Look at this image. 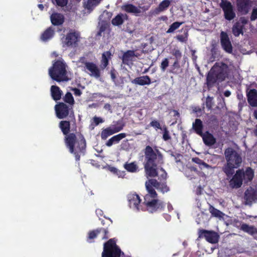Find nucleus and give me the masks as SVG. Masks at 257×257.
Instances as JSON below:
<instances>
[{
  "label": "nucleus",
  "instance_id": "obj_1",
  "mask_svg": "<svg viewBox=\"0 0 257 257\" xmlns=\"http://www.w3.org/2000/svg\"><path fill=\"white\" fill-rule=\"evenodd\" d=\"M144 167L146 176L155 178L158 176V165L164 164L163 156L158 149L154 150L150 146H147L144 150Z\"/></svg>",
  "mask_w": 257,
  "mask_h": 257
},
{
  "label": "nucleus",
  "instance_id": "obj_2",
  "mask_svg": "<svg viewBox=\"0 0 257 257\" xmlns=\"http://www.w3.org/2000/svg\"><path fill=\"white\" fill-rule=\"evenodd\" d=\"M64 141L69 153L72 154L75 160L79 162L81 156L85 154L86 141L84 136L80 133H71L65 136Z\"/></svg>",
  "mask_w": 257,
  "mask_h": 257
},
{
  "label": "nucleus",
  "instance_id": "obj_3",
  "mask_svg": "<svg viewBox=\"0 0 257 257\" xmlns=\"http://www.w3.org/2000/svg\"><path fill=\"white\" fill-rule=\"evenodd\" d=\"M158 184V181L155 179H149L145 183L148 194L144 197V204L147 210L152 213L163 210L165 206L163 202L157 199L158 194L153 187L157 189Z\"/></svg>",
  "mask_w": 257,
  "mask_h": 257
},
{
  "label": "nucleus",
  "instance_id": "obj_4",
  "mask_svg": "<svg viewBox=\"0 0 257 257\" xmlns=\"http://www.w3.org/2000/svg\"><path fill=\"white\" fill-rule=\"evenodd\" d=\"M228 66L224 62H216L206 77V85L208 88L214 86L217 81H224L228 75Z\"/></svg>",
  "mask_w": 257,
  "mask_h": 257
},
{
  "label": "nucleus",
  "instance_id": "obj_5",
  "mask_svg": "<svg viewBox=\"0 0 257 257\" xmlns=\"http://www.w3.org/2000/svg\"><path fill=\"white\" fill-rule=\"evenodd\" d=\"M67 65L63 60H57L49 69V75L50 77L57 82L67 81Z\"/></svg>",
  "mask_w": 257,
  "mask_h": 257
},
{
  "label": "nucleus",
  "instance_id": "obj_6",
  "mask_svg": "<svg viewBox=\"0 0 257 257\" xmlns=\"http://www.w3.org/2000/svg\"><path fill=\"white\" fill-rule=\"evenodd\" d=\"M121 251L113 238L109 239L103 244L101 257H120Z\"/></svg>",
  "mask_w": 257,
  "mask_h": 257
},
{
  "label": "nucleus",
  "instance_id": "obj_7",
  "mask_svg": "<svg viewBox=\"0 0 257 257\" xmlns=\"http://www.w3.org/2000/svg\"><path fill=\"white\" fill-rule=\"evenodd\" d=\"M80 36L78 32L70 30L66 35L61 38L62 47L64 48H75L78 46Z\"/></svg>",
  "mask_w": 257,
  "mask_h": 257
},
{
  "label": "nucleus",
  "instance_id": "obj_8",
  "mask_svg": "<svg viewBox=\"0 0 257 257\" xmlns=\"http://www.w3.org/2000/svg\"><path fill=\"white\" fill-rule=\"evenodd\" d=\"M55 109L57 117L59 119H63L68 116L71 118V121L76 125V119L72 107H69L64 102H60L55 105Z\"/></svg>",
  "mask_w": 257,
  "mask_h": 257
},
{
  "label": "nucleus",
  "instance_id": "obj_9",
  "mask_svg": "<svg viewBox=\"0 0 257 257\" xmlns=\"http://www.w3.org/2000/svg\"><path fill=\"white\" fill-rule=\"evenodd\" d=\"M224 155L227 162L230 165L239 167L242 163L240 155L231 148H228L224 151Z\"/></svg>",
  "mask_w": 257,
  "mask_h": 257
},
{
  "label": "nucleus",
  "instance_id": "obj_10",
  "mask_svg": "<svg viewBox=\"0 0 257 257\" xmlns=\"http://www.w3.org/2000/svg\"><path fill=\"white\" fill-rule=\"evenodd\" d=\"M124 126V125L122 121H118L116 124H112L109 127L102 129L100 134L101 139L105 140L109 136L120 132L123 129Z\"/></svg>",
  "mask_w": 257,
  "mask_h": 257
},
{
  "label": "nucleus",
  "instance_id": "obj_11",
  "mask_svg": "<svg viewBox=\"0 0 257 257\" xmlns=\"http://www.w3.org/2000/svg\"><path fill=\"white\" fill-rule=\"evenodd\" d=\"M102 233L101 239H107L109 237V232L107 228H98L96 229L90 230L88 233L87 237V241L89 243L94 242V239L98 236L99 234Z\"/></svg>",
  "mask_w": 257,
  "mask_h": 257
},
{
  "label": "nucleus",
  "instance_id": "obj_12",
  "mask_svg": "<svg viewBox=\"0 0 257 257\" xmlns=\"http://www.w3.org/2000/svg\"><path fill=\"white\" fill-rule=\"evenodd\" d=\"M220 7L224 13L225 20L230 21L235 18L236 14L233 7L230 2H223L220 4Z\"/></svg>",
  "mask_w": 257,
  "mask_h": 257
},
{
  "label": "nucleus",
  "instance_id": "obj_13",
  "mask_svg": "<svg viewBox=\"0 0 257 257\" xmlns=\"http://www.w3.org/2000/svg\"><path fill=\"white\" fill-rule=\"evenodd\" d=\"M50 19L52 24L51 26L53 27H57L56 31L60 32L62 29L60 28V27H62L65 22L64 16L61 13L54 12L50 15Z\"/></svg>",
  "mask_w": 257,
  "mask_h": 257
},
{
  "label": "nucleus",
  "instance_id": "obj_14",
  "mask_svg": "<svg viewBox=\"0 0 257 257\" xmlns=\"http://www.w3.org/2000/svg\"><path fill=\"white\" fill-rule=\"evenodd\" d=\"M198 235L199 238H205L208 242L211 243H217L219 237V235L215 232L203 229L199 230Z\"/></svg>",
  "mask_w": 257,
  "mask_h": 257
},
{
  "label": "nucleus",
  "instance_id": "obj_15",
  "mask_svg": "<svg viewBox=\"0 0 257 257\" xmlns=\"http://www.w3.org/2000/svg\"><path fill=\"white\" fill-rule=\"evenodd\" d=\"M220 44L222 49L228 53L232 52V46L226 32L222 31L220 33Z\"/></svg>",
  "mask_w": 257,
  "mask_h": 257
},
{
  "label": "nucleus",
  "instance_id": "obj_16",
  "mask_svg": "<svg viewBox=\"0 0 257 257\" xmlns=\"http://www.w3.org/2000/svg\"><path fill=\"white\" fill-rule=\"evenodd\" d=\"M245 204L251 205L257 200V190L251 187H248L244 192Z\"/></svg>",
  "mask_w": 257,
  "mask_h": 257
},
{
  "label": "nucleus",
  "instance_id": "obj_17",
  "mask_svg": "<svg viewBox=\"0 0 257 257\" xmlns=\"http://www.w3.org/2000/svg\"><path fill=\"white\" fill-rule=\"evenodd\" d=\"M241 175H242L241 170L239 169L236 171L229 182V185L231 188L237 189L241 186L243 180Z\"/></svg>",
  "mask_w": 257,
  "mask_h": 257
},
{
  "label": "nucleus",
  "instance_id": "obj_18",
  "mask_svg": "<svg viewBox=\"0 0 257 257\" xmlns=\"http://www.w3.org/2000/svg\"><path fill=\"white\" fill-rule=\"evenodd\" d=\"M127 199L129 202V205L131 208H133L138 211L141 209L140 205L141 199L138 194L136 193L130 194L127 196Z\"/></svg>",
  "mask_w": 257,
  "mask_h": 257
},
{
  "label": "nucleus",
  "instance_id": "obj_19",
  "mask_svg": "<svg viewBox=\"0 0 257 257\" xmlns=\"http://www.w3.org/2000/svg\"><path fill=\"white\" fill-rule=\"evenodd\" d=\"M85 68L90 72V76L98 78L100 77V70L95 63L90 62L84 63Z\"/></svg>",
  "mask_w": 257,
  "mask_h": 257
},
{
  "label": "nucleus",
  "instance_id": "obj_20",
  "mask_svg": "<svg viewBox=\"0 0 257 257\" xmlns=\"http://www.w3.org/2000/svg\"><path fill=\"white\" fill-rule=\"evenodd\" d=\"M243 232L247 233L257 240V228L253 225H249L245 223H242L240 225L239 228Z\"/></svg>",
  "mask_w": 257,
  "mask_h": 257
},
{
  "label": "nucleus",
  "instance_id": "obj_21",
  "mask_svg": "<svg viewBox=\"0 0 257 257\" xmlns=\"http://www.w3.org/2000/svg\"><path fill=\"white\" fill-rule=\"evenodd\" d=\"M246 97L249 104L252 107H257V90L251 89L246 91Z\"/></svg>",
  "mask_w": 257,
  "mask_h": 257
},
{
  "label": "nucleus",
  "instance_id": "obj_22",
  "mask_svg": "<svg viewBox=\"0 0 257 257\" xmlns=\"http://www.w3.org/2000/svg\"><path fill=\"white\" fill-rule=\"evenodd\" d=\"M55 28L50 26L47 28L41 34L40 38L43 42H47L52 39L55 35Z\"/></svg>",
  "mask_w": 257,
  "mask_h": 257
},
{
  "label": "nucleus",
  "instance_id": "obj_23",
  "mask_svg": "<svg viewBox=\"0 0 257 257\" xmlns=\"http://www.w3.org/2000/svg\"><path fill=\"white\" fill-rule=\"evenodd\" d=\"M200 136L202 138L203 143L207 146L211 147L216 142V140L213 135L208 131L203 133Z\"/></svg>",
  "mask_w": 257,
  "mask_h": 257
},
{
  "label": "nucleus",
  "instance_id": "obj_24",
  "mask_svg": "<svg viewBox=\"0 0 257 257\" xmlns=\"http://www.w3.org/2000/svg\"><path fill=\"white\" fill-rule=\"evenodd\" d=\"M121 9L127 13L133 14L136 16H139L141 13L140 9L133 4H124L122 6Z\"/></svg>",
  "mask_w": 257,
  "mask_h": 257
},
{
  "label": "nucleus",
  "instance_id": "obj_25",
  "mask_svg": "<svg viewBox=\"0 0 257 257\" xmlns=\"http://www.w3.org/2000/svg\"><path fill=\"white\" fill-rule=\"evenodd\" d=\"M132 82L141 86L149 85L152 83L150 77L148 75L136 77L132 81Z\"/></svg>",
  "mask_w": 257,
  "mask_h": 257
},
{
  "label": "nucleus",
  "instance_id": "obj_26",
  "mask_svg": "<svg viewBox=\"0 0 257 257\" xmlns=\"http://www.w3.org/2000/svg\"><path fill=\"white\" fill-rule=\"evenodd\" d=\"M138 56V55L135 54V51L127 50L124 52L122 55V63L125 65H128L132 61L133 58Z\"/></svg>",
  "mask_w": 257,
  "mask_h": 257
},
{
  "label": "nucleus",
  "instance_id": "obj_27",
  "mask_svg": "<svg viewBox=\"0 0 257 257\" xmlns=\"http://www.w3.org/2000/svg\"><path fill=\"white\" fill-rule=\"evenodd\" d=\"M126 136V134L125 133H120L119 134H117L115 136H113L110 139H109L106 142V146L110 147L111 146H112L114 144H117L118 143L120 140L125 138Z\"/></svg>",
  "mask_w": 257,
  "mask_h": 257
},
{
  "label": "nucleus",
  "instance_id": "obj_28",
  "mask_svg": "<svg viewBox=\"0 0 257 257\" xmlns=\"http://www.w3.org/2000/svg\"><path fill=\"white\" fill-rule=\"evenodd\" d=\"M241 170V176L243 180H244L245 183H248L250 182L254 177V171L250 167H247L245 171H244L242 169Z\"/></svg>",
  "mask_w": 257,
  "mask_h": 257
},
{
  "label": "nucleus",
  "instance_id": "obj_29",
  "mask_svg": "<svg viewBox=\"0 0 257 257\" xmlns=\"http://www.w3.org/2000/svg\"><path fill=\"white\" fill-rule=\"evenodd\" d=\"M59 127L65 136H67L71 133L70 121L61 120L59 123Z\"/></svg>",
  "mask_w": 257,
  "mask_h": 257
},
{
  "label": "nucleus",
  "instance_id": "obj_30",
  "mask_svg": "<svg viewBox=\"0 0 257 257\" xmlns=\"http://www.w3.org/2000/svg\"><path fill=\"white\" fill-rule=\"evenodd\" d=\"M51 94L52 98L54 100L57 101L61 99L62 91L58 86L52 85L51 87Z\"/></svg>",
  "mask_w": 257,
  "mask_h": 257
},
{
  "label": "nucleus",
  "instance_id": "obj_31",
  "mask_svg": "<svg viewBox=\"0 0 257 257\" xmlns=\"http://www.w3.org/2000/svg\"><path fill=\"white\" fill-rule=\"evenodd\" d=\"M192 127L194 132L198 135L201 136L203 133V125L200 119L196 118L193 123Z\"/></svg>",
  "mask_w": 257,
  "mask_h": 257
},
{
  "label": "nucleus",
  "instance_id": "obj_32",
  "mask_svg": "<svg viewBox=\"0 0 257 257\" xmlns=\"http://www.w3.org/2000/svg\"><path fill=\"white\" fill-rule=\"evenodd\" d=\"M127 19L126 14H119L111 20V24L113 26H118L122 25L124 20Z\"/></svg>",
  "mask_w": 257,
  "mask_h": 257
},
{
  "label": "nucleus",
  "instance_id": "obj_33",
  "mask_svg": "<svg viewBox=\"0 0 257 257\" xmlns=\"http://www.w3.org/2000/svg\"><path fill=\"white\" fill-rule=\"evenodd\" d=\"M249 0H237V6L238 9L241 12H248L249 6Z\"/></svg>",
  "mask_w": 257,
  "mask_h": 257
},
{
  "label": "nucleus",
  "instance_id": "obj_34",
  "mask_svg": "<svg viewBox=\"0 0 257 257\" xmlns=\"http://www.w3.org/2000/svg\"><path fill=\"white\" fill-rule=\"evenodd\" d=\"M111 53L109 51L104 52L102 54L100 67L102 69H105L108 65L109 59L110 58Z\"/></svg>",
  "mask_w": 257,
  "mask_h": 257
},
{
  "label": "nucleus",
  "instance_id": "obj_35",
  "mask_svg": "<svg viewBox=\"0 0 257 257\" xmlns=\"http://www.w3.org/2000/svg\"><path fill=\"white\" fill-rule=\"evenodd\" d=\"M244 28L238 23L236 22L233 25L232 28V32L235 37H238L240 34H243Z\"/></svg>",
  "mask_w": 257,
  "mask_h": 257
},
{
  "label": "nucleus",
  "instance_id": "obj_36",
  "mask_svg": "<svg viewBox=\"0 0 257 257\" xmlns=\"http://www.w3.org/2000/svg\"><path fill=\"white\" fill-rule=\"evenodd\" d=\"M208 210L209 211V212L211 213L212 216L218 218L219 219L223 218L224 214L222 211L215 208L212 205H209Z\"/></svg>",
  "mask_w": 257,
  "mask_h": 257
},
{
  "label": "nucleus",
  "instance_id": "obj_37",
  "mask_svg": "<svg viewBox=\"0 0 257 257\" xmlns=\"http://www.w3.org/2000/svg\"><path fill=\"white\" fill-rule=\"evenodd\" d=\"M237 168L238 167L230 165L229 163L227 162L226 165L223 169V171L228 177H230L234 173V169Z\"/></svg>",
  "mask_w": 257,
  "mask_h": 257
},
{
  "label": "nucleus",
  "instance_id": "obj_38",
  "mask_svg": "<svg viewBox=\"0 0 257 257\" xmlns=\"http://www.w3.org/2000/svg\"><path fill=\"white\" fill-rule=\"evenodd\" d=\"M170 3L171 1L170 0H163L156 9V12L160 13L166 10L169 7Z\"/></svg>",
  "mask_w": 257,
  "mask_h": 257
},
{
  "label": "nucleus",
  "instance_id": "obj_39",
  "mask_svg": "<svg viewBox=\"0 0 257 257\" xmlns=\"http://www.w3.org/2000/svg\"><path fill=\"white\" fill-rule=\"evenodd\" d=\"M124 168L129 172L134 173L137 171L138 167L135 162L131 163H126L123 165Z\"/></svg>",
  "mask_w": 257,
  "mask_h": 257
},
{
  "label": "nucleus",
  "instance_id": "obj_40",
  "mask_svg": "<svg viewBox=\"0 0 257 257\" xmlns=\"http://www.w3.org/2000/svg\"><path fill=\"white\" fill-rule=\"evenodd\" d=\"M158 185L157 187V189L162 193L164 194L170 191V188L167 185L166 182L160 183L158 182Z\"/></svg>",
  "mask_w": 257,
  "mask_h": 257
},
{
  "label": "nucleus",
  "instance_id": "obj_41",
  "mask_svg": "<svg viewBox=\"0 0 257 257\" xmlns=\"http://www.w3.org/2000/svg\"><path fill=\"white\" fill-rule=\"evenodd\" d=\"M179 60H176L174 62L173 64L171 66V69L170 70V73L178 74L179 72L177 71L178 69H180V66L179 64Z\"/></svg>",
  "mask_w": 257,
  "mask_h": 257
},
{
  "label": "nucleus",
  "instance_id": "obj_42",
  "mask_svg": "<svg viewBox=\"0 0 257 257\" xmlns=\"http://www.w3.org/2000/svg\"><path fill=\"white\" fill-rule=\"evenodd\" d=\"M184 23V22H175L173 23L172 24H171L168 29V30L167 31V33H171L174 32L176 30L178 29L179 27L182 25Z\"/></svg>",
  "mask_w": 257,
  "mask_h": 257
},
{
  "label": "nucleus",
  "instance_id": "obj_43",
  "mask_svg": "<svg viewBox=\"0 0 257 257\" xmlns=\"http://www.w3.org/2000/svg\"><path fill=\"white\" fill-rule=\"evenodd\" d=\"M63 99L66 103H67L71 105H73L74 104L75 101L74 98L72 94L69 92H68L66 93Z\"/></svg>",
  "mask_w": 257,
  "mask_h": 257
},
{
  "label": "nucleus",
  "instance_id": "obj_44",
  "mask_svg": "<svg viewBox=\"0 0 257 257\" xmlns=\"http://www.w3.org/2000/svg\"><path fill=\"white\" fill-rule=\"evenodd\" d=\"M188 33L187 30H184V34L183 35H178L176 38L180 42L186 43L188 40Z\"/></svg>",
  "mask_w": 257,
  "mask_h": 257
},
{
  "label": "nucleus",
  "instance_id": "obj_45",
  "mask_svg": "<svg viewBox=\"0 0 257 257\" xmlns=\"http://www.w3.org/2000/svg\"><path fill=\"white\" fill-rule=\"evenodd\" d=\"M112 16V14L111 12L105 11L100 16V19L102 21L107 22L109 21Z\"/></svg>",
  "mask_w": 257,
  "mask_h": 257
},
{
  "label": "nucleus",
  "instance_id": "obj_46",
  "mask_svg": "<svg viewBox=\"0 0 257 257\" xmlns=\"http://www.w3.org/2000/svg\"><path fill=\"white\" fill-rule=\"evenodd\" d=\"M52 2L56 6L63 8L67 6L68 0H52Z\"/></svg>",
  "mask_w": 257,
  "mask_h": 257
},
{
  "label": "nucleus",
  "instance_id": "obj_47",
  "mask_svg": "<svg viewBox=\"0 0 257 257\" xmlns=\"http://www.w3.org/2000/svg\"><path fill=\"white\" fill-rule=\"evenodd\" d=\"M162 130H163V134L162 137L163 139L165 141H167L171 140V137L170 135V133L169 131L168 130L167 127L166 126H164Z\"/></svg>",
  "mask_w": 257,
  "mask_h": 257
},
{
  "label": "nucleus",
  "instance_id": "obj_48",
  "mask_svg": "<svg viewBox=\"0 0 257 257\" xmlns=\"http://www.w3.org/2000/svg\"><path fill=\"white\" fill-rule=\"evenodd\" d=\"M107 26H108L106 22L102 21L99 27V31L97 32V35L98 36H101L102 33L104 32L106 30V29L107 28Z\"/></svg>",
  "mask_w": 257,
  "mask_h": 257
},
{
  "label": "nucleus",
  "instance_id": "obj_49",
  "mask_svg": "<svg viewBox=\"0 0 257 257\" xmlns=\"http://www.w3.org/2000/svg\"><path fill=\"white\" fill-rule=\"evenodd\" d=\"M213 97L208 96L206 99L205 104L208 110H211L213 105Z\"/></svg>",
  "mask_w": 257,
  "mask_h": 257
},
{
  "label": "nucleus",
  "instance_id": "obj_50",
  "mask_svg": "<svg viewBox=\"0 0 257 257\" xmlns=\"http://www.w3.org/2000/svg\"><path fill=\"white\" fill-rule=\"evenodd\" d=\"M169 62L168 58H166L163 60L160 65V68L162 71L164 72L166 70L169 66Z\"/></svg>",
  "mask_w": 257,
  "mask_h": 257
},
{
  "label": "nucleus",
  "instance_id": "obj_51",
  "mask_svg": "<svg viewBox=\"0 0 257 257\" xmlns=\"http://www.w3.org/2000/svg\"><path fill=\"white\" fill-rule=\"evenodd\" d=\"M103 121L104 120L101 117L95 116L93 117V122H91V125L96 126L99 123H102Z\"/></svg>",
  "mask_w": 257,
  "mask_h": 257
},
{
  "label": "nucleus",
  "instance_id": "obj_52",
  "mask_svg": "<svg viewBox=\"0 0 257 257\" xmlns=\"http://www.w3.org/2000/svg\"><path fill=\"white\" fill-rule=\"evenodd\" d=\"M256 19H257V8H253L250 17V20L254 21Z\"/></svg>",
  "mask_w": 257,
  "mask_h": 257
},
{
  "label": "nucleus",
  "instance_id": "obj_53",
  "mask_svg": "<svg viewBox=\"0 0 257 257\" xmlns=\"http://www.w3.org/2000/svg\"><path fill=\"white\" fill-rule=\"evenodd\" d=\"M150 125L156 129H160V130L162 129V128L161 127L160 122L156 120H154L150 122Z\"/></svg>",
  "mask_w": 257,
  "mask_h": 257
},
{
  "label": "nucleus",
  "instance_id": "obj_54",
  "mask_svg": "<svg viewBox=\"0 0 257 257\" xmlns=\"http://www.w3.org/2000/svg\"><path fill=\"white\" fill-rule=\"evenodd\" d=\"M172 54L176 57V60H179L182 57L181 52L178 49L174 50Z\"/></svg>",
  "mask_w": 257,
  "mask_h": 257
},
{
  "label": "nucleus",
  "instance_id": "obj_55",
  "mask_svg": "<svg viewBox=\"0 0 257 257\" xmlns=\"http://www.w3.org/2000/svg\"><path fill=\"white\" fill-rule=\"evenodd\" d=\"M243 28L247 24L248 21L245 17H240L237 21Z\"/></svg>",
  "mask_w": 257,
  "mask_h": 257
},
{
  "label": "nucleus",
  "instance_id": "obj_56",
  "mask_svg": "<svg viewBox=\"0 0 257 257\" xmlns=\"http://www.w3.org/2000/svg\"><path fill=\"white\" fill-rule=\"evenodd\" d=\"M211 53L212 54V57L215 58L216 57V55L217 54V48L215 44H212Z\"/></svg>",
  "mask_w": 257,
  "mask_h": 257
},
{
  "label": "nucleus",
  "instance_id": "obj_57",
  "mask_svg": "<svg viewBox=\"0 0 257 257\" xmlns=\"http://www.w3.org/2000/svg\"><path fill=\"white\" fill-rule=\"evenodd\" d=\"M109 170L110 172L114 174H117V175H118L119 177L121 176V173L124 174V172L121 173L120 171H119L117 169H116L115 167H110Z\"/></svg>",
  "mask_w": 257,
  "mask_h": 257
},
{
  "label": "nucleus",
  "instance_id": "obj_58",
  "mask_svg": "<svg viewBox=\"0 0 257 257\" xmlns=\"http://www.w3.org/2000/svg\"><path fill=\"white\" fill-rule=\"evenodd\" d=\"M192 161L193 162H194L199 165H203L205 164L202 160L198 157L193 158L192 159Z\"/></svg>",
  "mask_w": 257,
  "mask_h": 257
},
{
  "label": "nucleus",
  "instance_id": "obj_59",
  "mask_svg": "<svg viewBox=\"0 0 257 257\" xmlns=\"http://www.w3.org/2000/svg\"><path fill=\"white\" fill-rule=\"evenodd\" d=\"M71 90L73 92L74 94L76 96H80L82 94L81 91L77 88H72Z\"/></svg>",
  "mask_w": 257,
  "mask_h": 257
},
{
  "label": "nucleus",
  "instance_id": "obj_60",
  "mask_svg": "<svg viewBox=\"0 0 257 257\" xmlns=\"http://www.w3.org/2000/svg\"><path fill=\"white\" fill-rule=\"evenodd\" d=\"M160 171H161L162 172H163V173L161 175V176L160 177L163 179V180H166L167 178V172H166V171L162 167H161L160 168Z\"/></svg>",
  "mask_w": 257,
  "mask_h": 257
},
{
  "label": "nucleus",
  "instance_id": "obj_61",
  "mask_svg": "<svg viewBox=\"0 0 257 257\" xmlns=\"http://www.w3.org/2000/svg\"><path fill=\"white\" fill-rule=\"evenodd\" d=\"M237 97L239 100H241L243 104L246 103L245 99L244 98L243 99V96L242 94H238L237 95Z\"/></svg>",
  "mask_w": 257,
  "mask_h": 257
},
{
  "label": "nucleus",
  "instance_id": "obj_62",
  "mask_svg": "<svg viewBox=\"0 0 257 257\" xmlns=\"http://www.w3.org/2000/svg\"><path fill=\"white\" fill-rule=\"evenodd\" d=\"M110 76L112 80L114 81L116 79V74L114 70H111L110 71Z\"/></svg>",
  "mask_w": 257,
  "mask_h": 257
},
{
  "label": "nucleus",
  "instance_id": "obj_63",
  "mask_svg": "<svg viewBox=\"0 0 257 257\" xmlns=\"http://www.w3.org/2000/svg\"><path fill=\"white\" fill-rule=\"evenodd\" d=\"M172 156L175 157L176 162H178L180 161V160L177 159L178 158H179L181 156V155L180 154H177L176 155H174L173 154H172Z\"/></svg>",
  "mask_w": 257,
  "mask_h": 257
},
{
  "label": "nucleus",
  "instance_id": "obj_64",
  "mask_svg": "<svg viewBox=\"0 0 257 257\" xmlns=\"http://www.w3.org/2000/svg\"><path fill=\"white\" fill-rule=\"evenodd\" d=\"M231 94V92L229 90H226L224 92V95L225 97H229Z\"/></svg>",
  "mask_w": 257,
  "mask_h": 257
}]
</instances>
